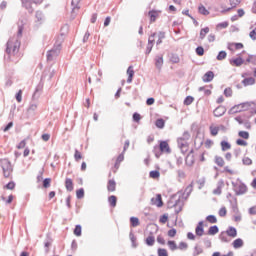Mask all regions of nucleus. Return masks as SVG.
I'll return each mask as SVG.
<instances>
[{"label":"nucleus","mask_w":256,"mask_h":256,"mask_svg":"<svg viewBox=\"0 0 256 256\" xmlns=\"http://www.w3.org/2000/svg\"><path fill=\"white\" fill-rule=\"evenodd\" d=\"M21 47V42L17 37H12L8 40L6 44V53L7 55H17Z\"/></svg>","instance_id":"obj_1"},{"label":"nucleus","mask_w":256,"mask_h":256,"mask_svg":"<svg viewBox=\"0 0 256 256\" xmlns=\"http://www.w3.org/2000/svg\"><path fill=\"white\" fill-rule=\"evenodd\" d=\"M61 43L62 40H56L54 47L47 52V61H55L57 57H59V53H61Z\"/></svg>","instance_id":"obj_2"},{"label":"nucleus","mask_w":256,"mask_h":256,"mask_svg":"<svg viewBox=\"0 0 256 256\" xmlns=\"http://www.w3.org/2000/svg\"><path fill=\"white\" fill-rule=\"evenodd\" d=\"M2 171L4 173V177H9L11 173H13V166H11V162L9 159H2L0 160Z\"/></svg>","instance_id":"obj_3"},{"label":"nucleus","mask_w":256,"mask_h":256,"mask_svg":"<svg viewBox=\"0 0 256 256\" xmlns=\"http://www.w3.org/2000/svg\"><path fill=\"white\" fill-rule=\"evenodd\" d=\"M232 186L236 195H245L247 193V185L243 184V182H232Z\"/></svg>","instance_id":"obj_4"},{"label":"nucleus","mask_w":256,"mask_h":256,"mask_svg":"<svg viewBox=\"0 0 256 256\" xmlns=\"http://www.w3.org/2000/svg\"><path fill=\"white\" fill-rule=\"evenodd\" d=\"M177 143L181 153L185 155V153L189 151V143H187V140H183L181 138H178Z\"/></svg>","instance_id":"obj_5"},{"label":"nucleus","mask_w":256,"mask_h":256,"mask_svg":"<svg viewBox=\"0 0 256 256\" xmlns=\"http://www.w3.org/2000/svg\"><path fill=\"white\" fill-rule=\"evenodd\" d=\"M155 35H157V33H153L149 39H148V45L146 48V55H149V53H151V51H153V43H155Z\"/></svg>","instance_id":"obj_6"},{"label":"nucleus","mask_w":256,"mask_h":256,"mask_svg":"<svg viewBox=\"0 0 256 256\" xmlns=\"http://www.w3.org/2000/svg\"><path fill=\"white\" fill-rule=\"evenodd\" d=\"M158 149H160L161 153H171V148L169 147V143H167V141L160 142Z\"/></svg>","instance_id":"obj_7"},{"label":"nucleus","mask_w":256,"mask_h":256,"mask_svg":"<svg viewBox=\"0 0 256 256\" xmlns=\"http://www.w3.org/2000/svg\"><path fill=\"white\" fill-rule=\"evenodd\" d=\"M205 233V229L203 228V221L198 222V225L195 228V234L198 237H203Z\"/></svg>","instance_id":"obj_8"},{"label":"nucleus","mask_w":256,"mask_h":256,"mask_svg":"<svg viewBox=\"0 0 256 256\" xmlns=\"http://www.w3.org/2000/svg\"><path fill=\"white\" fill-rule=\"evenodd\" d=\"M224 113H227V108L225 106H218L214 110V117H223Z\"/></svg>","instance_id":"obj_9"},{"label":"nucleus","mask_w":256,"mask_h":256,"mask_svg":"<svg viewBox=\"0 0 256 256\" xmlns=\"http://www.w3.org/2000/svg\"><path fill=\"white\" fill-rule=\"evenodd\" d=\"M223 187H225V182L223 180L218 181L217 188L213 190V195H221Z\"/></svg>","instance_id":"obj_10"},{"label":"nucleus","mask_w":256,"mask_h":256,"mask_svg":"<svg viewBox=\"0 0 256 256\" xmlns=\"http://www.w3.org/2000/svg\"><path fill=\"white\" fill-rule=\"evenodd\" d=\"M155 67L161 70L163 67V54L156 55L155 57Z\"/></svg>","instance_id":"obj_11"},{"label":"nucleus","mask_w":256,"mask_h":256,"mask_svg":"<svg viewBox=\"0 0 256 256\" xmlns=\"http://www.w3.org/2000/svg\"><path fill=\"white\" fill-rule=\"evenodd\" d=\"M243 63H245V60H243L241 57L230 60V65H233L234 67H241Z\"/></svg>","instance_id":"obj_12"},{"label":"nucleus","mask_w":256,"mask_h":256,"mask_svg":"<svg viewBox=\"0 0 256 256\" xmlns=\"http://www.w3.org/2000/svg\"><path fill=\"white\" fill-rule=\"evenodd\" d=\"M152 205H157L158 207H163V199L161 198V194H158L156 198L151 199Z\"/></svg>","instance_id":"obj_13"},{"label":"nucleus","mask_w":256,"mask_h":256,"mask_svg":"<svg viewBox=\"0 0 256 256\" xmlns=\"http://www.w3.org/2000/svg\"><path fill=\"white\" fill-rule=\"evenodd\" d=\"M215 77V74L213 71H208L203 76V82L204 83H211V80Z\"/></svg>","instance_id":"obj_14"},{"label":"nucleus","mask_w":256,"mask_h":256,"mask_svg":"<svg viewBox=\"0 0 256 256\" xmlns=\"http://www.w3.org/2000/svg\"><path fill=\"white\" fill-rule=\"evenodd\" d=\"M22 5L25 9L30 11V13H33V0H22Z\"/></svg>","instance_id":"obj_15"},{"label":"nucleus","mask_w":256,"mask_h":256,"mask_svg":"<svg viewBox=\"0 0 256 256\" xmlns=\"http://www.w3.org/2000/svg\"><path fill=\"white\" fill-rule=\"evenodd\" d=\"M127 83H133V76L135 75V71L133 70V66H129L127 69Z\"/></svg>","instance_id":"obj_16"},{"label":"nucleus","mask_w":256,"mask_h":256,"mask_svg":"<svg viewBox=\"0 0 256 256\" xmlns=\"http://www.w3.org/2000/svg\"><path fill=\"white\" fill-rule=\"evenodd\" d=\"M148 15L150 17V21L152 23H155V21H157V17H159V11L151 10V11L148 12Z\"/></svg>","instance_id":"obj_17"},{"label":"nucleus","mask_w":256,"mask_h":256,"mask_svg":"<svg viewBox=\"0 0 256 256\" xmlns=\"http://www.w3.org/2000/svg\"><path fill=\"white\" fill-rule=\"evenodd\" d=\"M174 207L176 208V213H181L183 209V202L181 201V196H179L178 200H176Z\"/></svg>","instance_id":"obj_18"},{"label":"nucleus","mask_w":256,"mask_h":256,"mask_svg":"<svg viewBox=\"0 0 256 256\" xmlns=\"http://www.w3.org/2000/svg\"><path fill=\"white\" fill-rule=\"evenodd\" d=\"M226 233L228 234V237L235 238L237 237V229L233 226H230L227 230Z\"/></svg>","instance_id":"obj_19"},{"label":"nucleus","mask_w":256,"mask_h":256,"mask_svg":"<svg viewBox=\"0 0 256 256\" xmlns=\"http://www.w3.org/2000/svg\"><path fill=\"white\" fill-rule=\"evenodd\" d=\"M219 239L222 243H229V241H231V239H229V235L225 231L220 233Z\"/></svg>","instance_id":"obj_20"},{"label":"nucleus","mask_w":256,"mask_h":256,"mask_svg":"<svg viewBox=\"0 0 256 256\" xmlns=\"http://www.w3.org/2000/svg\"><path fill=\"white\" fill-rule=\"evenodd\" d=\"M241 111H243V109L238 104V105H235L232 108H230L228 113H229V115H235V113H241Z\"/></svg>","instance_id":"obj_21"},{"label":"nucleus","mask_w":256,"mask_h":256,"mask_svg":"<svg viewBox=\"0 0 256 256\" xmlns=\"http://www.w3.org/2000/svg\"><path fill=\"white\" fill-rule=\"evenodd\" d=\"M242 84L244 87H248V85H255V78L253 77H248L242 80Z\"/></svg>","instance_id":"obj_22"},{"label":"nucleus","mask_w":256,"mask_h":256,"mask_svg":"<svg viewBox=\"0 0 256 256\" xmlns=\"http://www.w3.org/2000/svg\"><path fill=\"white\" fill-rule=\"evenodd\" d=\"M232 245H233L234 249H241V247H243V245H244L243 239L238 238V239L234 240Z\"/></svg>","instance_id":"obj_23"},{"label":"nucleus","mask_w":256,"mask_h":256,"mask_svg":"<svg viewBox=\"0 0 256 256\" xmlns=\"http://www.w3.org/2000/svg\"><path fill=\"white\" fill-rule=\"evenodd\" d=\"M129 237H130V241L132 243V247L133 249H137L138 247V243H137V237H135V234H133V232H130L129 234Z\"/></svg>","instance_id":"obj_24"},{"label":"nucleus","mask_w":256,"mask_h":256,"mask_svg":"<svg viewBox=\"0 0 256 256\" xmlns=\"http://www.w3.org/2000/svg\"><path fill=\"white\" fill-rule=\"evenodd\" d=\"M191 191H193V185L187 186L184 193L182 194V199H187L191 195Z\"/></svg>","instance_id":"obj_25"},{"label":"nucleus","mask_w":256,"mask_h":256,"mask_svg":"<svg viewBox=\"0 0 256 256\" xmlns=\"http://www.w3.org/2000/svg\"><path fill=\"white\" fill-rule=\"evenodd\" d=\"M35 17L36 21L40 24L43 23V21H45V15L41 11H36Z\"/></svg>","instance_id":"obj_26"},{"label":"nucleus","mask_w":256,"mask_h":256,"mask_svg":"<svg viewBox=\"0 0 256 256\" xmlns=\"http://www.w3.org/2000/svg\"><path fill=\"white\" fill-rule=\"evenodd\" d=\"M191 153H193V150L190 151V153L186 156V165H188V167H191V165H193V163H195V160L193 159V156L191 155Z\"/></svg>","instance_id":"obj_27"},{"label":"nucleus","mask_w":256,"mask_h":256,"mask_svg":"<svg viewBox=\"0 0 256 256\" xmlns=\"http://www.w3.org/2000/svg\"><path fill=\"white\" fill-rule=\"evenodd\" d=\"M65 187L67 191H73V180L71 178H66Z\"/></svg>","instance_id":"obj_28"},{"label":"nucleus","mask_w":256,"mask_h":256,"mask_svg":"<svg viewBox=\"0 0 256 256\" xmlns=\"http://www.w3.org/2000/svg\"><path fill=\"white\" fill-rule=\"evenodd\" d=\"M79 3H81V0H72L71 5L73 7L72 13H75V10L79 11L81 7L79 6Z\"/></svg>","instance_id":"obj_29"},{"label":"nucleus","mask_w":256,"mask_h":256,"mask_svg":"<svg viewBox=\"0 0 256 256\" xmlns=\"http://www.w3.org/2000/svg\"><path fill=\"white\" fill-rule=\"evenodd\" d=\"M219 233V227L217 225L211 226L208 229V235H217Z\"/></svg>","instance_id":"obj_30"},{"label":"nucleus","mask_w":256,"mask_h":256,"mask_svg":"<svg viewBox=\"0 0 256 256\" xmlns=\"http://www.w3.org/2000/svg\"><path fill=\"white\" fill-rule=\"evenodd\" d=\"M116 186H117V183H115V180H109L108 185H107V189H108V191L113 192V191H115Z\"/></svg>","instance_id":"obj_31"},{"label":"nucleus","mask_w":256,"mask_h":256,"mask_svg":"<svg viewBox=\"0 0 256 256\" xmlns=\"http://www.w3.org/2000/svg\"><path fill=\"white\" fill-rule=\"evenodd\" d=\"M221 149L222 151H229V149H231V144L225 140H223L221 143Z\"/></svg>","instance_id":"obj_32"},{"label":"nucleus","mask_w":256,"mask_h":256,"mask_svg":"<svg viewBox=\"0 0 256 256\" xmlns=\"http://www.w3.org/2000/svg\"><path fill=\"white\" fill-rule=\"evenodd\" d=\"M167 245H168L170 251H177V249H178L177 243H175V241H173V240H169L167 242Z\"/></svg>","instance_id":"obj_33"},{"label":"nucleus","mask_w":256,"mask_h":256,"mask_svg":"<svg viewBox=\"0 0 256 256\" xmlns=\"http://www.w3.org/2000/svg\"><path fill=\"white\" fill-rule=\"evenodd\" d=\"M215 163L218 167H223L225 165V160L221 156H215Z\"/></svg>","instance_id":"obj_34"},{"label":"nucleus","mask_w":256,"mask_h":256,"mask_svg":"<svg viewBox=\"0 0 256 256\" xmlns=\"http://www.w3.org/2000/svg\"><path fill=\"white\" fill-rule=\"evenodd\" d=\"M160 176H161V173L158 170H152L149 173V177L151 179H159Z\"/></svg>","instance_id":"obj_35"},{"label":"nucleus","mask_w":256,"mask_h":256,"mask_svg":"<svg viewBox=\"0 0 256 256\" xmlns=\"http://www.w3.org/2000/svg\"><path fill=\"white\" fill-rule=\"evenodd\" d=\"M198 13H200V15H209V10H207L203 4H200L198 7Z\"/></svg>","instance_id":"obj_36"},{"label":"nucleus","mask_w":256,"mask_h":256,"mask_svg":"<svg viewBox=\"0 0 256 256\" xmlns=\"http://www.w3.org/2000/svg\"><path fill=\"white\" fill-rule=\"evenodd\" d=\"M108 202L110 203L111 207H117V196L112 195L108 198Z\"/></svg>","instance_id":"obj_37"},{"label":"nucleus","mask_w":256,"mask_h":256,"mask_svg":"<svg viewBox=\"0 0 256 256\" xmlns=\"http://www.w3.org/2000/svg\"><path fill=\"white\" fill-rule=\"evenodd\" d=\"M207 33H209V27H205L200 30L201 41H203V39H205V37L207 36Z\"/></svg>","instance_id":"obj_38"},{"label":"nucleus","mask_w":256,"mask_h":256,"mask_svg":"<svg viewBox=\"0 0 256 256\" xmlns=\"http://www.w3.org/2000/svg\"><path fill=\"white\" fill-rule=\"evenodd\" d=\"M146 245H148V247H153V245H155V237L154 236H148L146 238Z\"/></svg>","instance_id":"obj_39"},{"label":"nucleus","mask_w":256,"mask_h":256,"mask_svg":"<svg viewBox=\"0 0 256 256\" xmlns=\"http://www.w3.org/2000/svg\"><path fill=\"white\" fill-rule=\"evenodd\" d=\"M155 125L158 129H163V127H165V120H163V118H159L156 120Z\"/></svg>","instance_id":"obj_40"},{"label":"nucleus","mask_w":256,"mask_h":256,"mask_svg":"<svg viewBox=\"0 0 256 256\" xmlns=\"http://www.w3.org/2000/svg\"><path fill=\"white\" fill-rule=\"evenodd\" d=\"M76 197L77 199H83L85 197V190L83 188H80L76 191Z\"/></svg>","instance_id":"obj_41"},{"label":"nucleus","mask_w":256,"mask_h":256,"mask_svg":"<svg viewBox=\"0 0 256 256\" xmlns=\"http://www.w3.org/2000/svg\"><path fill=\"white\" fill-rule=\"evenodd\" d=\"M227 58V52H225V51H220L219 53H218V55H217V57H216V59L218 60V61H223V59H226Z\"/></svg>","instance_id":"obj_42"},{"label":"nucleus","mask_w":256,"mask_h":256,"mask_svg":"<svg viewBox=\"0 0 256 256\" xmlns=\"http://www.w3.org/2000/svg\"><path fill=\"white\" fill-rule=\"evenodd\" d=\"M201 253H203V248H202L201 246H199V245H196V246L194 247V253H193V255H194V256H199V255H201Z\"/></svg>","instance_id":"obj_43"},{"label":"nucleus","mask_w":256,"mask_h":256,"mask_svg":"<svg viewBox=\"0 0 256 256\" xmlns=\"http://www.w3.org/2000/svg\"><path fill=\"white\" fill-rule=\"evenodd\" d=\"M130 224H131L132 227H139V218L131 217L130 218Z\"/></svg>","instance_id":"obj_44"},{"label":"nucleus","mask_w":256,"mask_h":256,"mask_svg":"<svg viewBox=\"0 0 256 256\" xmlns=\"http://www.w3.org/2000/svg\"><path fill=\"white\" fill-rule=\"evenodd\" d=\"M206 221H208V223L215 224L217 223V217L215 215H208L206 217Z\"/></svg>","instance_id":"obj_45"},{"label":"nucleus","mask_w":256,"mask_h":256,"mask_svg":"<svg viewBox=\"0 0 256 256\" xmlns=\"http://www.w3.org/2000/svg\"><path fill=\"white\" fill-rule=\"evenodd\" d=\"M196 54L199 56V57H203V55H205V49L202 47V46H198L196 48Z\"/></svg>","instance_id":"obj_46"},{"label":"nucleus","mask_w":256,"mask_h":256,"mask_svg":"<svg viewBox=\"0 0 256 256\" xmlns=\"http://www.w3.org/2000/svg\"><path fill=\"white\" fill-rule=\"evenodd\" d=\"M189 248V245L187 244V242H180L178 245V249H180V251H186V249Z\"/></svg>","instance_id":"obj_47"},{"label":"nucleus","mask_w":256,"mask_h":256,"mask_svg":"<svg viewBox=\"0 0 256 256\" xmlns=\"http://www.w3.org/2000/svg\"><path fill=\"white\" fill-rule=\"evenodd\" d=\"M198 91H203L204 92V95H211V90L207 89V86H202V87H199Z\"/></svg>","instance_id":"obj_48"},{"label":"nucleus","mask_w":256,"mask_h":256,"mask_svg":"<svg viewBox=\"0 0 256 256\" xmlns=\"http://www.w3.org/2000/svg\"><path fill=\"white\" fill-rule=\"evenodd\" d=\"M239 107L242 108V111H247L249 107H251V104L249 102H244L239 104Z\"/></svg>","instance_id":"obj_49"},{"label":"nucleus","mask_w":256,"mask_h":256,"mask_svg":"<svg viewBox=\"0 0 256 256\" xmlns=\"http://www.w3.org/2000/svg\"><path fill=\"white\" fill-rule=\"evenodd\" d=\"M210 133H211V135H212L213 137H215L216 135L219 134V127H213V126H211V127H210Z\"/></svg>","instance_id":"obj_50"},{"label":"nucleus","mask_w":256,"mask_h":256,"mask_svg":"<svg viewBox=\"0 0 256 256\" xmlns=\"http://www.w3.org/2000/svg\"><path fill=\"white\" fill-rule=\"evenodd\" d=\"M43 187L45 189H49V187H51V178H46L43 180Z\"/></svg>","instance_id":"obj_51"},{"label":"nucleus","mask_w":256,"mask_h":256,"mask_svg":"<svg viewBox=\"0 0 256 256\" xmlns=\"http://www.w3.org/2000/svg\"><path fill=\"white\" fill-rule=\"evenodd\" d=\"M195 101V98L193 96H187L184 100V105H191Z\"/></svg>","instance_id":"obj_52"},{"label":"nucleus","mask_w":256,"mask_h":256,"mask_svg":"<svg viewBox=\"0 0 256 256\" xmlns=\"http://www.w3.org/2000/svg\"><path fill=\"white\" fill-rule=\"evenodd\" d=\"M153 152L157 159H159L161 157V150H160L159 146H155Z\"/></svg>","instance_id":"obj_53"},{"label":"nucleus","mask_w":256,"mask_h":256,"mask_svg":"<svg viewBox=\"0 0 256 256\" xmlns=\"http://www.w3.org/2000/svg\"><path fill=\"white\" fill-rule=\"evenodd\" d=\"M74 235H76V237H81V225L75 226Z\"/></svg>","instance_id":"obj_54"},{"label":"nucleus","mask_w":256,"mask_h":256,"mask_svg":"<svg viewBox=\"0 0 256 256\" xmlns=\"http://www.w3.org/2000/svg\"><path fill=\"white\" fill-rule=\"evenodd\" d=\"M158 256H169V254L167 253V250L165 248H159Z\"/></svg>","instance_id":"obj_55"},{"label":"nucleus","mask_w":256,"mask_h":256,"mask_svg":"<svg viewBox=\"0 0 256 256\" xmlns=\"http://www.w3.org/2000/svg\"><path fill=\"white\" fill-rule=\"evenodd\" d=\"M238 135L239 137H242V139H249V132L247 131H240Z\"/></svg>","instance_id":"obj_56"},{"label":"nucleus","mask_w":256,"mask_h":256,"mask_svg":"<svg viewBox=\"0 0 256 256\" xmlns=\"http://www.w3.org/2000/svg\"><path fill=\"white\" fill-rule=\"evenodd\" d=\"M5 189H9L10 191H13L15 189V182L11 181L8 184L4 186Z\"/></svg>","instance_id":"obj_57"},{"label":"nucleus","mask_w":256,"mask_h":256,"mask_svg":"<svg viewBox=\"0 0 256 256\" xmlns=\"http://www.w3.org/2000/svg\"><path fill=\"white\" fill-rule=\"evenodd\" d=\"M242 163H243V165H252L253 160H251V158H249V157H244L242 159Z\"/></svg>","instance_id":"obj_58"},{"label":"nucleus","mask_w":256,"mask_h":256,"mask_svg":"<svg viewBox=\"0 0 256 256\" xmlns=\"http://www.w3.org/2000/svg\"><path fill=\"white\" fill-rule=\"evenodd\" d=\"M191 137V134H189V132L185 131L182 135V137H180V139L184 140V141H189Z\"/></svg>","instance_id":"obj_59"},{"label":"nucleus","mask_w":256,"mask_h":256,"mask_svg":"<svg viewBox=\"0 0 256 256\" xmlns=\"http://www.w3.org/2000/svg\"><path fill=\"white\" fill-rule=\"evenodd\" d=\"M74 159L75 161H79V159H83V156L81 155V152H79V150H75Z\"/></svg>","instance_id":"obj_60"},{"label":"nucleus","mask_w":256,"mask_h":256,"mask_svg":"<svg viewBox=\"0 0 256 256\" xmlns=\"http://www.w3.org/2000/svg\"><path fill=\"white\" fill-rule=\"evenodd\" d=\"M224 95L225 97H231L233 95V90H231V88H226L224 90Z\"/></svg>","instance_id":"obj_61"},{"label":"nucleus","mask_w":256,"mask_h":256,"mask_svg":"<svg viewBox=\"0 0 256 256\" xmlns=\"http://www.w3.org/2000/svg\"><path fill=\"white\" fill-rule=\"evenodd\" d=\"M249 37H250V39H252V41H256V28H254V29L249 33Z\"/></svg>","instance_id":"obj_62"},{"label":"nucleus","mask_w":256,"mask_h":256,"mask_svg":"<svg viewBox=\"0 0 256 256\" xmlns=\"http://www.w3.org/2000/svg\"><path fill=\"white\" fill-rule=\"evenodd\" d=\"M172 63H179V56L177 54H173L170 58Z\"/></svg>","instance_id":"obj_63"},{"label":"nucleus","mask_w":256,"mask_h":256,"mask_svg":"<svg viewBox=\"0 0 256 256\" xmlns=\"http://www.w3.org/2000/svg\"><path fill=\"white\" fill-rule=\"evenodd\" d=\"M239 3H241V0H230V5L232 8L237 7V5H239Z\"/></svg>","instance_id":"obj_64"}]
</instances>
